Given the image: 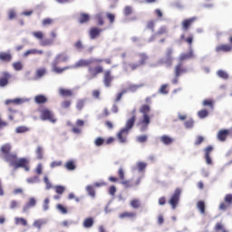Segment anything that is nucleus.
Returning a JSON list of instances; mask_svg holds the SVG:
<instances>
[{
	"label": "nucleus",
	"instance_id": "nucleus-32",
	"mask_svg": "<svg viewBox=\"0 0 232 232\" xmlns=\"http://www.w3.org/2000/svg\"><path fill=\"white\" fill-rule=\"evenodd\" d=\"M0 61L10 63V61H12V54L9 53H0Z\"/></svg>",
	"mask_w": 232,
	"mask_h": 232
},
{
	"label": "nucleus",
	"instance_id": "nucleus-25",
	"mask_svg": "<svg viewBox=\"0 0 232 232\" xmlns=\"http://www.w3.org/2000/svg\"><path fill=\"white\" fill-rule=\"evenodd\" d=\"M34 102L36 104H44L48 102V98L43 94H39L34 97Z\"/></svg>",
	"mask_w": 232,
	"mask_h": 232
},
{
	"label": "nucleus",
	"instance_id": "nucleus-40",
	"mask_svg": "<svg viewBox=\"0 0 232 232\" xmlns=\"http://www.w3.org/2000/svg\"><path fill=\"white\" fill-rule=\"evenodd\" d=\"M5 104L7 106L10 104H23V100L21 98H15L14 100H6Z\"/></svg>",
	"mask_w": 232,
	"mask_h": 232
},
{
	"label": "nucleus",
	"instance_id": "nucleus-61",
	"mask_svg": "<svg viewBox=\"0 0 232 232\" xmlns=\"http://www.w3.org/2000/svg\"><path fill=\"white\" fill-rule=\"evenodd\" d=\"M148 166V164H146L145 162L140 161L137 163V168L139 169V171H144V169H146V167Z\"/></svg>",
	"mask_w": 232,
	"mask_h": 232
},
{
	"label": "nucleus",
	"instance_id": "nucleus-15",
	"mask_svg": "<svg viewBox=\"0 0 232 232\" xmlns=\"http://www.w3.org/2000/svg\"><path fill=\"white\" fill-rule=\"evenodd\" d=\"M205 151V160L207 164L211 165L213 164V160H211V153L213 151V146L208 145L207 148L204 149Z\"/></svg>",
	"mask_w": 232,
	"mask_h": 232
},
{
	"label": "nucleus",
	"instance_id": "nucleus-2",
	"mask_svg": "<svg viewBox=\"0 0 232 232\" xmlns=\"http://www.w3.org/2000/svg\"><path fill=\"white\" fill-rule=\"evenodd\" d=\"M150 105L143 104L140 108V112L142 113V119L139 120L137 122V126L140 128V131H146L148 130V126L151 123V118L148 113L150 111Z\"/></svg>",
	"mask_w": 232,
	"mask_h": 232
},
{
	"label": "nucleus",
	"instance_id": "nucleus-46",
	"mask_svg": "<svg viewBox=\"0 0 232 232\" xmlns=\"http://www.w3.org/2000/svg\"><path fill=\"white\" fill-rule=\"evenodd\" d=\"M74 48L78 50V52H82L84 50V44H82V41L78 40L73 44Z\"/></svg>",
	"mask_w": 232,
	"mask_h": 232
},
{
	"label": "nucleus",
	"instance_id": "nucleus-49",
	"mask_svg": "<svg viewBox=\"0 0 232 232\" xmlns=\"http://www.w3.org/2000/svg\"><path fill=\"white\" fill-rule=\"evenodd\" d=\"M217 75L220 77V79H229V74H227V72H226V71L224 70H218L217 72Z\"/></svg>",
	"mask_w": 232,
	"mask_h": 232
},
{
	"label": "nucleus",
	"instance_id": "nucleus-3",
	"mask_svg": "<svg viewBox=\"0 0 232 232\" xmlns=\"http://www.w3.org/2000/svg\"><path fill=\"white\" fill-rule=\"evenodd\" d=\"M67 61H68V55H66V53H58L52 63L53 72H54V73H63V72H66V70L73 69V66L72 65L65 66L63 68L59 67L60 63H67Z\"/></svg>",
	"mask_w": 232,
	"mask_h": 232
},
{
	"label": "nucleus",
	"instance_id": "nucleus-16",
	"mask_svg": "<svg viewBox=\"0 0 232 232\" xmlns=\"http://www.w3.org/2000/svg\"><path fill=\"white\" fill-rule=\"evenodd\" d=\"M195 21H197L196 16L183 20L181 23L183 30H185V32H188L189 30V26H191V24H193Z\"/></svg>",
	"mask_w": 232,
	"mask_h": 232
},
{
	"label": "nucleus",
	"instance_id": "nucleus-8",
	"mask_svg": "<svg viewBox=\"0 0 232 232\" xmlns=\"http://www.w3.org/2000/svg\"><path fill=\"white\" fill-rule=\"evenodd\" d=\"M40 119L42 121H49V122H53V124L57 122V119H55V116H53V112H52V111L49 109H43L41 111Z\"/></svg>",
	"mask_w": 232,
	"mask_h": 232
},
{
	"label": "nucleus",
	"instance_id": "nucleus-21",
	"mask_svg": "<svg viewBox=\"0 0 232 232\" xmlns=\"http://www.w3.org/2000/svg\"><path fill=\"white\" fill-rule=\"evenodd\" d=\"M193 57H195V54L193 53V49H190L188 53H181L179 61V63H184V61H188V59H193Z\"/></svg>",
	"mask_w": 232,
	"mask_h": 232
},
{
	"label": "nucleus",
	"instance_id": "nucleus-12",
	"mask_svg": "<svg viewBox=\"0 0 232 232\" xmlns=\"http://www.w3.org/2000/svg\"><path fill=\"white\" fill-rule=\"evenodd\" d=\"M232 134V130H227V129H221L218 131L217 134V139L218 140H219L220 142H226V140L227 139V137H229V135Z\"/></svg>",
	"mask_w": 232,
	"mask_h": 232
},
{
	"label": "nucleus",
	"instance_id": "nucleus-52",
	"mask_svg": "<svg viewBox=\"0 0 232 232\" xmlns=\"http://www.w3.org/2000/svg\"><path fill=\"white\" fill-rule=\"evenodd\" d=\"M44 182L45 184V189H52L53 185H52V181H50V179L48 178V176H44Z\"/></svg>",
	"mask_w": 232,
	"mask_h": 232
},
{
	"label": "nucleus",
	"instance_id": "nucleus-47",
	"mask_svg": "<svg viewBox=\"0 0 232 232\" xmlns=\"http://www.w3.org/2000/svg\"><path fill=\"white\" fill-rule=\"evenodd\" d=\"M65 168L66 169H68L69 171H73V169H75L76 166H75V162L73 160H69L65 163Z\"/></svg>",
	"mask_w": 232,
	"mask_h": 232
},
{
	"label": "nucleus",
	"instance_id": "nucleus-62",
	"mask_svg": "<svg viewBox=\"0 0 232 232\" xmlns=\"http://www.w3.org/2000/svg\"><path fill=\"white\" fill-rule=\"evenodd\" d=\"M92 96L93 97V99H96L97 101H99L101 99V91L93 90L92 92Z\"/></svg>",
	"mask_w": 232,
	"mask_h": 232
},
{
	"label": "nucleus",
	"instance_id": "nucleus-33",
	"mask_svg": "<svg viewBox=\"0 0 232 232\" xmlns=\"http://www.w3.org/2000/svg\"><path fill=\"white\" fill-rule=\"evenodd\" d=\"M197 208L201 215H206V203L204 201H198Z\"/></svg>",
	"mask_w": 232,
	"mask_h": 232
},
{
	"label": "nucleus",
	"instance_id": "nucleus-26",
	"mask_svg": "<svg viewBox=\"0 0 232 232\" xmlns=\"http://www.w3.org/2000/svg\"><path fill=\"white\" fill-rule=\"evenodd\" d=\"M35 155L37 160H43L44 159V150L41 146H37L35 150Z\"/></svg>",
	"mask_w": 232,
	"mask_h": 232
},
{
	"label": "nucleus",
	"instance_id": "nucleus-50",
	"mask_svg": "<svg viewBox=\"0 0 232 232\" xmlns=\"http://www.w3.org/2000/svg\"><path fill=\"white\" fill-rule=\"evenodd\" d=\"M26 131H30V128L26 126H18L15 129L16 133H26Z\"/></svg>",
	"mask_w": 232,
	"mask_h": 232
},
{
	"label": "nucleus",
	"instance_id": "nucleus-60",
	"mask_svg": "<svg viewBox=\"0 0 232 232\" xmlns=\"http://www.w3.org/2000/svg\"><path fill=\"white\" fill-rule=\"evenodd\" d=\"M165 57L167 59H173V50L171 48H167L165 52Z\"/></svg>",
	"mask_w": 232,
	"mask_h": 232
},
{
	"label": "nucleus",
	"instance_id": "nucleus-31",
	"mask_svg": "<svg viewBox=\"0 0 232 232\" xmlns=\"http://www.w3.org/2000/svg\"><path fill=\"white\" fill-rule=\"evenodd\" d=\"M144 86H146V84H144V83L130 84L128 86V91L131 92L132 93H135V92H137V90H139V88H144Z\"/></svg>",
	"mask_w": 232,
	"mask_h": 232
},
{
	"label": "nucleus",
	"instance_id": "nucleus-28",
	"mask_svg": "<svg viewBox=\"0 0 232 232\" xmlns=\"http://www.w3.org/2000/svg\"><path fill=\"white\" fill-rule=\"evenodd\" d=\"M135 217H137V214L134 213V212H128V211H125V212H122L119 215V218H135Z\"/></svg>",
	"mask_w": 232,
	"mask_h": 232
},
{
	"label": "nucleus",
	"instance_id": "nucleus-7",
	"mask_svg": "<svg viewBox=\"0 0 232 232\" xmlns=\"http://www.w3.org/2000/svg\"><path fill=\"white\" fill-rule=\"evenodd\" d=\"M180 195H182V189L177 188L169 200V204L171 206L172 209H177V206H179V202H180Z\"/></svg>",
	"mask_w": 232,
	"mask_h": 232
},
{
	"label": "nucleus",
	"instance_id": "nucleus-11",
	"mask_svg": "<svg viewBox=\"0 0 232 232\" xmlns=\"http://www.w3.org/2000/svg\"><path fill=\"white\" fill-rule=\"evenodd\" d=\"M114 77L111 74V71L106 70L103 71V84L105 88H110L111 86V82H113Z\"/></svg>",
	"mask_w": 232,
	"mask_h": 232
},
{
	"label": "nucleus",
	"instance_id": "nucleus-48",
	"mask_svg": "<svg viewBox=\"0 0 232 232\" xmlns=\"http://www.w3.org/2000/svg\"><path fill=\"white\" fill-rule=\"evenodd\" d=\"M41 180V179L39 178V176H34L31 178H28L26 179L27 184H37V182H39Z\"/></svg>",
	"mask_w": 232,
	"mask_h": 232
},
{
	"label": "nucleus",
	"instance_id": "nucleus-17",
	"mask_svg": "<svg viewBox=\"0 0 232 232\" xmlns=\"http://www.w3.org/2000/svg\"><path fill=\"white\" fill-rule=\"evenodd\" d=\"M133 115L127 121L125 124V128L123 130H127V131H130L133 126H135V121H137V116L135 115V111H133Z\"/></svg>",
	"mask_w": 232,
	"mask_h": 232
},
{
	"label": "nucleus",
	"instance_id": "nucleus-54",
	"mask_svg": "<svg viewBox=\"0 0 232 232\" xmlns=\"http://www.w3.org/2000/svg\"><path fill=\"white\" fill-rule=\"evenodd\" d=\"M54 189H55V193H57V195H63V193H64V191H66V188H64L63 186H61V185L55 186Z\"/></svg>",
	"mask_w": 232,
	"mask_h": 232
},
{
	"label": "nucleus",
	"instance_id": "nucleus-30",
	"mask_svg": "<svg viewBox=\"0 0 232 232\" xmlns=\"http://www.w3.org/2000/svg\"><path fill=\"white\" fill-rule=\"evenodd\" d=\"M202 106L204 108L208 107L210 110H213V108H215V101H213V99H205L202 102Z\"/></svg>",
	"mask_w": 232,
	"mask_h": 232
},
{
	"label": "nucleus",
	"instance_id": "nucleus-9",
	"mask_svg": "<svg viewBox=\"0 0 232 232\" xmlns=\"http://www.w3.org/2000/svg\"><path fill=\"white\" fill-rule=\"evenodd\" d=\"M232 206V194H227L224 197V201L219 204L218 209L220 211H227Z\"/></svg>",
	"mask_w": 232,
	"mask_h": 232
},
{
	"label": "nucleus",
	"instance_id": "nucleus-43",
	"mask_svg": "<svg viewBox=\"0 0 232 232\" xmlns=\"http://www.w3.org/2000/svg\"><path fill=\"white\" fill-rule=\"evenodd\" d=\"M130 205L133 208V209H139V208L141 206L140 199H131Z\"/></svg>",
	"mask_w": 232,
	"mask_h": 232
},
{
	"label": "nucleus",
	"instance_id": "nucleus-44",
	"mask_svg": "<svg viewBox=\"0 0 232 232\" xmlns=\"http://www.w3.org/2000/svg\"><path fill=\"white\" fill-rule=\"evenodd\" d=\"M12 66L15 72H21V70L24 68L23 62H14L13 63Z\"/></svg>",
	"mask_w": 232,
	"mask_h": 232
},
{
	"label": "nucleus",
	"instance_id": "nucleus-10",
	"mask_svg": "<svg viewBox=\"0 0 232 232\" xmlns=\"http://www.w3.org/2000/svg\"><path fill=\"white\" fill-rule=\"evenodd\" d=\"M51 38H45L40 42L41 46H52L53 44V41L57 39V31L53 30L50 33Z\"/></svg>",
	"mask_w": 232,
	"mask_h": 232
},
{
	"label": "nucleus",
	"instance_id": "nucleus-29",
	"mask_svg": "<svg viewBox=\"0 0 232 232\" xmlns=\"http://www.w3.org/2000/svg\"><path fill=\"white\" fill-rule=\"evenodd\" d=\"M88 21H90V14L84 13L80 14V16L78 18V22L80 23V24H84L88 23Z\"/></svg>",
	"mask_w": 232,
	"mask_h": 232
},
{
	"label": "nucleus",
	"instance_id": "nucleus-38",
	"mask_svg": "<svg viewBox=\"0 0 232 232\" xmlns=\"http://www.w3.org/2000/svg\"><path fill=\"white\" fill-rule=\"evenodd\" d=\"M140 61L138 62L140 66H144L146 64V61H148V54L141 53L139 54Z\"/></svg>",
	"mask_w": 232,
	"mask_h": 232
},
{
	"label": "nucleus",
	"instance_id": "nucleus-55",
	"mask_svg": "<svg viewBox=\"0 0 232 232\" xmlns=\"http://www.w3.org/2000/svg\"><path fill=\"white\" fill-rule=\"evenodd\" d=\"M44 75H46V69L45 68H40L36 70V77L38 79H41V77H44Z\"/></svg>",
	"mask_w": 232,
	"mask_h": 232
},
{
	"label": "nucleus",
	"instance_id": "nucleus-13",
	"mask_svg": "<svg viewBox=\"0 0 232 232\" xmlns=\"http://www.w3.org/2000/svg\"><path fill=\"white\" fill-rule=\"evenodd\" d=\"M12 79V74L8 72H3L0 77V88H5L8 86V82Z\"/></svg>",
	"mask_w": 232,
	"mask_h": 232
},
{
	"label": "nucleus",
	"instance_id": "nucleus-42",
	"mask_svg": "<svg viewBox=\"0 0 232 232\" xmlns=\"http://www.w3.org/2000/svg\"><path fill=\"white\" fill-rule=\"evenodd\" d=\"M131 14H133V7H131V5H126L123 8V15H125V17H129Z\"/></svg>",
	"mask_w": 232,
	"mask_h": 232
},
{
	"label": "nucleus",
	"instance_id": "nucleus-23",
	"mask_svg": "<svg viewBox=\"0 0 232 232\" xmlns=\"http://www.w3.org/2000/svg\"><path fill=\"white\" fill-rule=\"evenodd\" d=\"M59 95L62 97H73V91L71 89L60 88Z\"/></svg>",
	"mask_w": 232,
	"mask_h": 232
},
{
	"label": "nucleus",
	"instance_id": "nucleus-39",
	"mask_svg": "<svg viewBox=\"0 0 232 232\" xmlns=\"http://www.w3.org/2000/svg\"><path fill=\"white\" fill-rule=\"evenodd\" d=\"M214 230L216 232H229L227 229H226V227L222 223H217L214 227Z\"/></svg>",
	"mask_w": 232,
	"mask_h": 232
},
{
	"label": "nucleus",
	"instance_id": "nucleus-56",
	"mask_svg": "<svg viewBox=\"0 0 232 232\" xmlns=\"http://www.w3.org/2000/svg\"><path fill=\"white\" fill-rule=\"evenodd\" d=\"M70 106H72L71 100H65V101L62 102V103H61V108H63V110H68V108H70Z\"/></svg>",
	"mask_w": 232,
	"mask_h": 232
},
{
	"label": "nucleus",
	"instance_id": "nucleus-41",
	"mask_svg": "<svg viewBox=\"0 0 232 232\" xmlns=\"http://www.w3.org/2000/svg\"><path fill=\"white\" fill-rule=\"evenodd\" d=\"M34 37H35V39H38V41H44V33H43V31H36L33 33Z\"/></svg>",
	"mask_w": 232,
	"mask_h": 232
},
{
	"label": "nucleus",
	"instance_id": "nucleus-37",
	"mask_svg": "<svg viewBox=\"0 0 232 232\" xmlns=\"http://www.w3.org/2000/svg\"><path fill=\"white\" fill-rule=\"evenodd\" d=\"M14 224L16 226L26 227V226H28V221H26V219H24V218H14Z\"/></svg>",
	"mask_w": 232,
	"mask_h": 232
},
{
	"label": "nucleus",
	"instance_id": "nucleus-51",
	"mask_svg": "<svg viewBox=\"0 0 232 232\" xmlns=\"http://www.w3.org/2000/svg\"><path fill=\"white\" fill-rule=\"evenodd\" d=\"M208 115H209V111H208V110L206 109L200 110L198 112V116L199 117V119H206Z\"/></svg>",
	"mask_w": 232,
	"mask_h": 232
},
{
	"label": "nucleus",
	"instance_id": "nucleus-1",
	"mask_svg": "<svg viewBox=\"0 0 232 232\" xmlns=\"http://www.w3.org/2000/svg\"><path fill=\"white\" fill-rule=\"evenodd\" d=\"M5 162H9L10 166H12L14 169H19V168H23L25 171H30V160L26 158L18 159L16 154H9L5 158Z\"/></svg>",
	"mask_w": 232,
	"mask_h": 232
},
{
	"label": "nucleus",
	"instance_id": "nucleus-64",
	"mask_svg": "<svg viewBox=\"0 0 232 232\" xmlns=\"http://www.w3.org/2000/svg\"><path fill=\"white\" fill-rule=\"evenodd\" d=\"M136 140H137L138 142H140V143L142 144V143H144V142H146V141L148 140V136H147V135H140V136H138V137L136 138Z\"/></svg>",
	"mask_w": 232,
	"mask_h": 232
},
{
	"label": "nucleus",
	"instance_id": "nucleus-59",
	"mask_svg": "<svg viewBox=\"0 0 232 232\" xmlns=\"http://www.w3.org/2000/svg\"><path fill=\"white\" fill-rule=\"evenodd\" d=\"M165 34H168V28H166V26H162L157 31L155 35H165Z\"/></svg>",
	"mask_w": 232,
	"mask_h": 232
},
{
	"label": "nucleus",
	"instance_id": "nucleus-4",
	"mask_svg": "<svg viewBox=\"0 0 232 232\" xmlns=\"http://www.w3.org/2000/svg\"><path fill=\"white\" fill-rule=\"evenodd\" d=\"M101 63H104L105 64H111V58H94L91 60H84L81 59L79 60L73 66L72 68H90L91 64H101Z\"/></svg>",
	"mask_w": 232,
	"mask_h": 232
},
{
	"label": "nucleus",
	"instance_id": "nucleus-24",
	"mask_svg": "<svg viewBox=\"0 0 232 232\" xmlns=\"http://www.w3.org/2000/svg\"><path fill=\"white\" fill-rule=\"evenodd\" d=\"M0 151L3 153L5 159V157H7V155H10L12 153L10 152L12 151V146H10V144L8 143L4 144L2 145Z\"/></svg>",
	"mask_w": 232,
	"mask_h": 232
},
{
	"label": "nucleus",
	"instance_id": "nucleus-5",
	"mask_svg": "<svg viewBox=\"0 0 232 232\" xmlns=\"http://www.w3.org/2000/svg\"><path fill=\"white\" fill-rule=\"evenodd\" d=\"M87 79L92 81V79H97L101 73H104V67L102 65H90L87 69Z\"/></svg>",
	"mask_w": 232,
	"mask_h": 232
},
{
	"label": "nucleus",
	"instance_id": "nucleus-45",
	"mask_svg": "<svg viewBox=\"0 0 232 232\" xmlns=\"http://www.w3.org/2000/svg\"><path fill=\"white\" fill-rule=\"evenodd\" d=\"M44 224H46V221L44 219H37L34 222L33 226L34 227H37V229H41V227H43V226H44Z\"/></svg>",
	"mask_w": 232,
	"mask_h": 232
},
{
	"label": "nucleus",
	"instance_id": "nucleus-27",
	"mask_svg": "<svg viewBox=\"0 0 232 232\" xmlns=\"http://www.w3.org/2000/svg\"><path fill=\"white\" fill-rule=\"evenodd\" d=\"M36 53H38V55H43L44 52L43 50L30 49L24 53V57H28V55H36Z\"/></svg>",
	"mask_w": 232,
	"mask_h": 232
},
{
	"label": "nucleus",
	"instance_id": "nucleus-22",
	"mask_svg": "<svg viewBox=\"0 0 232 232\" xmlns=\"http://www.w3.org/2000/svg\"><path fill=\"white\" fill-rule=\"evenodd\" d=\"M158 63L161 66L164 65L170 68V66H173V59L166 58V56H164L158 61Z\"/></svg>",
	"mask_w": 232,
	"mask_h": 232
},
{
	"label": "nucleus",
	"instance_id": "nucleus-53",
	"mask_svg": "<svg viewBox=\"0 0 232 232\" xmlns=\"http://www.w3.org/2000/svg\"><path fill=\"white\" fill-rule=\"evenodd\" d=\"M96 20L100 26H102V24H104V16L102 15V13H99L96 14Z\"/></svg>",
	"mask_w": 232,
	"mask_h": 232
},
{
	"label": "nucleus",
	"instance_id": "nucleus-36",
	"mask_svg": "<svg viewBox=\"0 0 232 232\" xmlns=\"http://www.w3.org/2000/svg\"><path fill=\"white\" fill-rule=\"evenodd\" d=\"M83 227L89 229L93 226V218H87L83 220L82 223Z\"/></svg>",
	"mask_w": 232,
	"mask_h": 232
},
{
	"label": "nucleus",
	"instance_id": "nucleus-35",
	"mask_svg": "<svg viewBox=\"0 0 232 232\" xmlns=\"http://www.w3.org/2000/svg\"><path fill=\"white\" fill-rule=\"evenodd\" d=\"M88 102V99L83 98V99H80L76 102V108L77 110H82V108H84V106H86V102Z\"/></svg>",
	"mask_w": 232,
	"mask_h": 232
},
{
	"label": "nucleus",
	"instance_id": "nucleus-63",
	"mask_svg": "<svg viewBox=\"0 0 232 232\" xmlns=\"http://www.w3.org/2000/svg\"><path fill=\"white\" fill-rule=\"evenodd\" d=\"M94 144L95 146H102V144H105V140L104 139L101 138V137H98L96 138V140H94Z\"/></svg>",
	"mask_w": 232,
	"mask_h": 232
},
{
	"label": "nucleus",
	"instance_id": "nucleus-6",
	"mask_svg": "<svg viewBox=\"0 0 232 232\" xmlns=\"http://www.w3.org/2000/svg\"><path fill=\"white\" fill-rule=\"evenodd\" d=\"M184 73H188V68L184 66V63L179 62L174 66L175 77L172 79V84H179V77Z\"/></svg>",
	"mask_w": 232,
	"mask_h": 232
},
{
	"label": "nucleus",
	"instance_id": "nucleus-14",
	"mask_svg": "<svg viewBox=\"0 0 232 232\" xmlns=\"http://www.w3.org/2000/svg\"><path fill=\"white\" fill-rule=\"evenodd\" d=\"M130 133V130L126 129H121L117 133V139L121 144H125V142H128V135Z\"/></svg>",
	"mask_w": 232,
	"mask_h": 232
},
{
	"label": "nucleus",
	"instance_id": "nucleus-34",
	"mask_svg": "<svg viewBox=\"0 0 232 232\" xmlns=\"http://www.w3.org/2000/svg\"><path fill=\"white\" fill-rule=\"evenodd\" d=\"M160 140L162 143H164L166 146H169V144H173V138L168 136V135H163L160 137Z\"/></svg>",
	"mask_w": 232,
	"mask_h": 232
},
{
	"label": "nucleus",
	"instance_id": "nucleus-58",
	"mask_svg": "<svg viewBox=\"0 0 232 232\" xmlns=\"http://www.w3.org/2000/svg\"><path fill=\"white\" fill-rule=\"evenodd\" d=\"M53 23V18H45L42 20L43 26H50Z\"/></svg>",
	"mask_w": 232,
	"mask_h": 232
},
{
	"label": "nucleus",
	"instance_id": "nucleus-19",
	"mask_svg": "<svg viewBox=\"0 0 232 232\" xmlns=\"http://www.w3.org/2000/svg\"><path fill=\"white\" fill-rule=\"evenodd\" d=\"M35 204H37L35 198H30L28 202L23 208L24 213H26L28 209H31V208H35Z\"/></svg>",
	"mask_w": 232,
	"mask_h": 232
},
{
	"label": "nucleus",
	"instance_id": "nucleus-57",
	"mask_svg": "<svg viewBox=\"0 0 232 232\" xmlns=\"http://www.w3.org/2000/svg\"><path fill=\"white\" fill-rule=\"evenodd\" d=\"M85 189H86L88 195H90V197H95V188H93V186L89 185L86 187Z\"/></svg>",
	"mask_w": 232,
	"mask_h": 232
},
{
	"label": "nucleus",
	"instance_id": "nucleus-20",
	"mask_svg": "<svg viewBox=\"0 0 232 232\" xmlns=\"http://www.w3.org/2000/svg\"><path fill=\"white\" fill-rule=\"evenodd\" d=\"M217 53H220V52L227 53L231 52L232 45L231 44H219L216 47Z\"/></svg>",
	"mask_w": 232,
	"mask_h": 232
},
{
	"label": "nucleus",
	"instance_id": "nucleus-18",
	"mask_svg": "<svg viewBox=\"0 0 232 232\" xmlns=\"http://www.w3.org/2000/svg\"><path fill=\"white\" fill-rule=\"evenodd\" d=\"M102 32V29H100L98 27H92L89 31L90 39H97L99 35H101V33Z\"/></svg>",
	"mask_w": 232,
	"mask_h": 232
}]
</instances>
